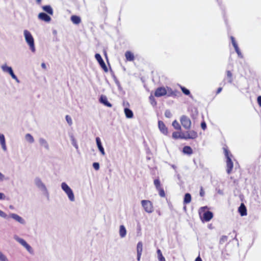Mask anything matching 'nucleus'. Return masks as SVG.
<instances>
[{"label": "nucleus", "instance_id": "obj_1", "mask_svg": "<svg viewBox=\"0 0 261 261\" xmlns=\"http://www.w3.org/2000/svg\"><path fill=\"white\" fill-rule=\"evenodd\" d=\"M23 36L27 44L29 45L30 50L33 53L36 51L34 39L31 32L28 30H23Z\"/></svg>", "mask_w": 261, "mask_h": 261}, {"label": "nucleus", "instance_id": "obj_2", "mask_svg": "<svg viewBox=\"0 0 261 261\" xmlns=\"http://www.w3.org/2000/svg\"><path fill=\"white\" fill-rule=\"evenodd\" d=\"M0 217L7 219L9 217L16 221V222L19 223L21 224L24 225L26 223L25 220L21 217L19 216L18 215L15 213H11L9 216H8L6 213L0 210Z\"/></svg>", "mask_w": 261, "mask_h": 261}, {"label": "nucleus", "instance_id": "obj_3", "mask_svg": "<svg viewBox=\"0 0 261 261\" xmlns=\"http://www.w3.org/2000/svg\"><path fill=\"white\" fill-rule=\"evenodd\" d=\"M61 188L66 194L69 201L74 202L75 201V196L72 190L70 187L65 182H63L61 184Z\"/></svg>", "mask_w": 261, "mask_h": 261}, {"label": "nucleus", "instance_id": "obj_4", "mask_svg": "<svg viewBox=\"0 0 261 261\" xmlns=\"http://www.w3.org/2000/svg\"><path fill=\"white\" fill-rule=\"evenodd\" d=\"M13 238L16 242L22 246L29 253L32 254L34 253L32 247L24 239L20 238L17 235H14Z\"/></svg>", "mask_w": 261, "mask_h": 261}, {"label": "nucleus", "instance_id": "obj_5", "mask_svg": "<svg viewBox=\"0 0 261 261\" xmlns=\"http://www.w3.org/2000/svg\"><path fill=\"white\" fill-rule=\"evenodd\" d=\"M34 184L36 187L38 188L44 195H48L47 189L41 178L36 177L34 179Z\"/></svg>", "mask_w": 261, "mask_h": 261}, {"label": "nucleus", "instance_id": "obj_6", "mask_svg": "<svg viewBox=\"0 0 261 261\" xmlns=\"http://www.w3.org/2000/svg\"><path fill=\"white\" fill-rule=\"evenodd\" d=\"M1 69L4 72L9 73L12 78L14 79L17 83H19V80L14 73L11 67L7 66L6 64H4L1 66Z\"/></svg>", "mask_w": 261, "mask_h": 261}, {"label": "nucleus", "instance_id": "obj_7", "mask_svg": "<svg viewBox=\"0 0 261 261\" xmlns=\"http://www.w3.org/2000/svg\"><path fill=\"white\" fill-rule=\"evenodd\" d=\"M225 155L227 159L226 160V165H227V169L226 171L228 174H230L231 172V170L233 167V164L231 159L230 156L231 155H229V152L227 149L224 150Z\"/></svg>", "mask_w": 261, "mask_h": 261}, {"label": "nucleus", "instance_id": "obj_8", "mask_svg": "<svg viewBox=\"0 0 261 261\" xmlns=\"http://www.w3.org/2000/svg\"><path fill=\"white\" fill-rule=\"evenodd\" d=\"M141 205L144 211L147 213H151L153 212V206L152 203L148 200H142Z\"/></svg>", "mask_w": 261, "mask_h": 261}, {"label": "nucleus", "instance_id": "obj_9", "mask_svg": "<svg viewBox=\"0 0 261 261\" xmlns=\"http://www.w3.org/2000/svg\"><path fill=\"white\" fill-rule=\"evenodd\" d=\"M180 123L182 126L186 129H189L191 126V121L190 119L186 115H182L180 118Z\"/></svg>", "mask_w": 261, "mask_h": 261}, {"label": "nucleus", "instance_id": "obj_10", "mask_svg": "<svg viewBox=\"0 0 261 261\" xmlns=\"http://www.w3.org/2000/svg\"><path fill=\"white\" fill-rule=\"evenodd\" d=\"M198 137L197 133L194 130H191L190 131L187 132L185 134H184V137H183L184 139H195Z\"/></svg>", "mask_w": 261, "mask_h": 261}, {"label": "nucleus", "instance_id": "obj_11", "mask_svg": "<svg viewBox=\"0 0 261 261\" xmlns=\"http://www.w3.org/2000/svg\"><path fill=\"white\" fill-rule=\"evenodd\" d=\"M95 58L96 59V60L97 61V62L99 63L100 66L102 68V69L105 72H108V68H107L105 63L104 62L103 59H102L100 55L99 54H96L95 55Z\"/></svg>", "mask_w": 261, "mask_h": 261}, {"label": "nucleus", "instance_id": "obj_12", "mask_svg": "<svg viewBox=\"0 0 261 261\" xmlns=\"http://www.w3.org/2000/svg\"><path fill=\"white\" fill-rule=\"evenodd\" d=\"M39 145L46 150H49V145L47 140L43 138H40L38 140Z\"/></svg>", "mask_w": 261, "mask_h": 261}, {"label": "nucleus", "instance_id": "obj_13", "mask_svg": "<svg viewBox=\"0 0 261 261\" xmlns=\"http://www.w3.org/2000/svg\"><path fill=\"white\" fill-rule=\"evenodd\" d=\"M38 19L45 21L46 22H49L51 20V17L45 13L41 12L38 14Z\"/></svg>", "mask_w": 261, "mask_h": 261}, {"label": "nucleus", "instance_id": "obj_14", "mask_svg": "<svg viewBox=\"0 0 261 261\" xmlns=\"http://www.w3.org/2000/svg\"><path fill=\"white\" fill-rule=\"evenodd\" d=\"M167 94V90L164 87H160L156 89L155 91L154 95L156 97H161Z\"/></svg>", "mask_w": 261, "mask_h": 261}, {"label": "nucleus", "instance_id": "obj_15", "mask_svg": "<svg viewBox=\"0 0 261 261\" xmlns=\"http://www.w3.org/2000/svg\"><path fill=\"white\" fill-rule=\"evenodd\" d=\"M158 126L160 130L164 135H167L168 134V129L164 123L161 120L158 121Z\"/></svg>", "mask_w": 261, "mask_h": 261}, {"label": "nucleus", "instance_id": "obj_16", "mask_svg": "<svg viewBox=\"0 0 261 261\" xmlns=\"http://www.w3.org/2000/svg\"><path fill=\"white\" fill-rule=\"evenodd\" d=\"M143 250V244L141 242L138 243L137 245V260L139 261L141 258Z\"/></svg>", "mask_w": 261, "mask_h": 261}, {"label": "nucleus", "instance_id": "obj_17", "mask_svg": "<svg viewBox=\"0 0 261 261\" xmlns=\"http://www.w3.org/2000/svg\"><path fill=\"white\" fill-rule=\"evenodd\" d=\"M0 144L1 145L2 149L4 151H6L7 150V147L5 137V136L1 133H0Z\"/></svg>", "mask_w": 261, "mask_h": 261}, {"label": "nucleus", "instance_id": "obj_18", "mask_svg": "<svg viewBox=\"0 0 261 261\" xmlns=\"http://www.w3.org/2000/svg\"><path fill=\"white\" fill-rule=\"evenodd\" d=\"M96 142L97 146V147L101 153L102 155H105V151L104 150V148L102 145L101 140L99 137L96 138Z\"/></svg>", "mask_w": 261, "mask_h": 261}, {"label": "nucleus", "instance_id": "obj_19", "mask_svg": "<svg viewBox=\"0 0 261 261\" xmlns=\"http://www.w3.org/2000/svg\"><path fill=\"white\" fill-rule=\"evenodd\" d=\"M100 103L103 104L108 107H112V105L108 101L107 97L105 95H101L99 99Z\"/></svg>", "mask_w": 261, "mask_h": 261}, {"label": "nucleus", "instance_id": "obj_20", "mask_svg": "<svg viewBox=\"0 0 261 261\" xmlns=\"http://www.w3.org/2000/svg\"><path fill=\"white\" fill-rule=\"evenodd\" d=\"M203 219L206 222L210 221L213 217V214L212 212L210 211H207L203 214Z\"/></svg>", "mask_w": 261, "mask_h": 261}, {"label": "nucleus", "instance_id": "obj_21", "mask_svg": "<svg viewBox=\"0 0 261 261\" xmlns=\"http://www.w3.org/2000/svg\"><path fill=\"white\" fill-rule=\"evenodd\" d=\"M119 233L120 237L121 238H123L126 236V230L124 225H121L120 226Z\"/></svg>", "mask_w": 261, "mask_h": 261}, {"label": "nucleus", "instance_id": "obj_22", "mask_svg": "<svg viewBox=\"0 0 261 261\" xmlns=\"http://www.w3.org/2000/svg\"><path fill=\"white\" fill-rule=\"evenodd\" d=\"M43 10L49 15H53L54 13L53 9L49 5L44 6L42 7Z\"/></svg>", "mask_w": 261, "mask_h": 261}, {"label": "nucleus", "instance_id": "obj_23", "mask_svg": "<svg viewBox=\"0 0 261 261\" xmlns=\"http://www.w3.org/2000/svg\"><path fill=\"white\" fill-rule=\"evenodd\" d=\"M24 139L25 141L29 143L32 144L34 142L35 140L33 136L29 134H26L24 136Z\"/></svg>", "mask_w": 261, "mask_h": 261}, {"label": "nucleus", "instance_id": "obj_24", "mask_svg": "<svg viewBox=\"0 0 261 261\" xmlns=\"http://www.w3.org/2000/svg\"><path fill=\"white\" fill-rule=\"evenodd\" d=\"M239 212L242 216L247 215V210L244 204L242 203L239 207Z\"/></svg>", "mask_w": 261, "mask_h": 261}, {"label": "nucleus", "instance_id": "obj_25", "mask_svg": "<svg viewBox=\"0 0 261 261\" xmlns=\"http://www.w3.org/2000/svg\"><path fill=\"white\" fill-rule=\"evenodd\" d=\"M69 137L70 140L71 141L72 145L75 147V148L77 150L79 149V146L76 142V139H75L73 134H69Z\"/></svg>", "mask_w": 261, "mask_h": 261}, {"label": "nucleus", "instance_id": "obj_26", "mask_svg": "<svg viewBox=\"0 0 261 261\" xmlns=\"http://www.w3.org/2000/svg\"><path fill=\"white\" fill-rule=\"evenodd\" d=\"M71 21L75 24H78L81 22V18L76 15H73L71 17Z\"/></svg>", "mask_w": 261, "mask_h": 261}, {"label": "nucleus", "instance_id": "obj_27", "mask_svg": "<svg viewBox=\"0 0 261 261\" xmlns=\"http://www.w3.org/2000/svg\"><path fill=\"white\" fill-rule=\"evenodd\" d=\"M125 56L127 61H132L134 60V56L133 54L129 51H127L125 53Z\"/></svg>", "mask_w": 261, "mask_h": 261}, {"label": "nucleus", "instance_id": "obj_28", "mask_svg": "<svg viewBox=\"0 0 261 261\" xmlns=\"http://www.w3.org/2000/svg\"><path fill=\"white\" fill-rule=\"evenodd\" d=\"M124 113L125 116L127 118H132L133 117V113L132 110L128 108L124 109Z\"/></svg>", "mask_w": 261, "mask_h": 261}, {"label": "nucleus", "instance_id": "obj_29", "mask_svg": "<svg viewBox=\"0 0 261 261\" xmlns=\"http://www.w3.org/2000/svg\"><path fill=\"white\" fill-rule=\"evenodd\" d=\"M182 151L185 154H189V155H190V154H192V153H193V150H192V148L190 146H185L183 148Z\"/></svg>", "mask_w": 261, "mask_h": 261}, {"label": "nucleus", "instance_id": "obj_30", "mask_svg": "<svg viewBox=\"0 0 261 261\" xmlns=\"http://www.w3.org/2000/svg\"><path fill=\"white\" fill-rule=\"evenodd\" d=\"M183 137H184V134H181L180 133H179V132H173L172 134L173 138L175 139H179V138L184 139Z\"/></svg>", "mask_w": 261, "mask_h": 261}, {"label": "nucleus", "instance_id": "obj_31", "mask_svg": "<svg viewBox=\"0 0 261 261\" xmlns=\"http://www.w3.org/2000/svg\"><path fill=\"white\" fill-rule=\"evenodd\" d=\"M191 201V196L189 193H186L185 195L184 203L185 204L189 203Z\"/></svg>", "mask_w": 261, "mask_h": 261}, {"label": "nucleus", "instance_id": "obj_32", "mask_svg": "<svg viewBox=\"0 0 261 261\" xmlns=\"http://www.w3.org/2000/svg\"><path fill=\"white\" fill-rule=\"evenodd\" d=\"M158 258L159 261H166L160 249L157 250Z\"/></svg>", "mask_w": 261, "mask_h": 261}, {"label": "nucleus", "instance_id": "obj_33", "mask_svg": "<svg viewBox=\"0 0 261 261\" xmlns=\"http://www.w3.org/2000/svg\"><path fill=\"white\" fill-rule=\"evenodd\" d=\"M172 126L174 127V128L177 130H180L181 129V126L179 123L177 121V120H175L172 122Z\"/></svg>", "mask_w": 261, "mask_h": 261}, {"label": "nucleus", "instance_id": "obj_34", "mask_svg": "<svg viewBox=\"0 0 261 261\" xmlns=\"http://www.w3.org/2000/svg\"><path fill=\"white\" fill-rule=\"evenodd\" d=\"M0 261H9L8 258L1 251H0Z\"/></svg>", "mask_w": 261, "mask_h": 261}, {"label": "nucleus", "instance_id": "obj_35", "mask_svg": "<svg viewBox=\"0 0 261 261\" xmlns=\"http://www.w3.org/2000/svg\"><path fill=\"white\" fill-rule=\"evenodd\" d=\"M227 76L228 79V82L231 83L232 82V74L231 72L229 70L226 71Z\"/></svg>", "mask_w": 261, "mask_h": 261}, {"label": "nucleus", "instance_id": "obj_36", "mask_svg": "<svg viewBox=\"0 0 261 261\" xmlns=\"http://www.w3.org/2000/svg\"><path fill=\"white\" fill-rule=\"evenodd\" d=\"M180 88L182 91V92L186 95H189L190 94V91L186 89V88H185L184 87H182V86H180Z\"/></svg>", "mask_w": 261, "mask_h": 261}, {"label": "nucleus", "instance_id": "obj_37", "mask_svg": "<svg viewBox=\"0 0 261 261\" xmlns=\"http://www.w3.org/2000/svg\"><path fill=\"white\" fill-rule=\"evenodd\" d=\"M154 185L156 189H159L161 188L160 181L159 179H156L154 180Z\"/></svg>", "mask_w": 261, "mask_h": 261}, {"label": "nucleus", "instance_id": "obj_38", "mask_svg": "<svg viewBox=\"0 0 261 261\" xmlns=\"http://www.w3.org/2000/svg\"><path fill=\"white\" fill-rule=\"evenodd\" d=\"M234 48L235 50H236V53H237L238 56L241 58H243V56L238 46H237L234 47Z\"/></svg>", "mask_w": 261, "mask_h": 261}, {"label": "nucleus", "instance_id": "obj_39", "mask_svg": "<svg viewBox=\"0 0 261 261\" xmlns=\"http://www.w3.org/2000/svg\"><path fill=\"white\" fill-rule=\"evenodd\" d=\"M65 118L68 124L69 125H71L72 124V120L71 118L69 115H66Z\"/></svg>", "mask_w": 261, "mask_h": 261}, {"label": "nucleus", "instance_id": "obj_40", "mask_svg": "<svg viewBox=\"0 0 261 261\" xmlns=\"http://www.w3.org/2000/svg\"><path fill=\"white\" fill-rule=\"evenodd\" d=\"M149 100H150L151 104L152 106H155L156 105V102L154 97L152 95H150L149 96Z\"/></svg>", "mask_w": 261, "mask_h": 261}, {"label": "nucleus", "instance_id": "obj_41", "mask_svg": "<svg viewBox=\"0 0 261 261\" xmlns=\"http://www.w3.org/2000/svg\"><path fill=\"white\" fill-rule=\"evenodd\" d=\"M227 240V237L226 236H223L220 239V243L222 244L226 242Z\"/></svg>", "mask_w": 261, "mask_h": 261}, {"label": "nucleus", "instance_id": "obj_42", "mask_svg": "<svg viewBox=\"0 0 261 261\" xmlns=\"http://www.w3.org/2000/svg\"><path fill=\"white\" fill-rule=\"evenodd\" d=\"M165 116L167 118H171L172 116V113H171L170 110H167L165 112Z\"/></svg>", "mask_w": 261, "mask_h": 261}, {"label": "nucleus", "instance_id": "obj_43", "mask_svg": "<svg viewBox=\"0 0 261 261\" xmlns=\"http://www.w3.org/2000/svg\"><path fill=\"white\" fill-rule=\"evenodd\" d=\"M157 190L159 191V195L161 197H163L165 196V194L163 188H161Z\"/></svg>", "mask_w": 261, "mask_h": 261}, {"label": "nucleus", "instance_id": "obj_44", "mask_svg": "<svg viewBox=\"0 0 261 261\" xmlns=\"http://www.w3.org/2000/svg\"><path fill=\"white\" fill-rule=\"evenodd\" d=\"M93 167L96 170H98L99 169V164L98 163L95 162L93 163Z\"/></svg>", "mask_w": 261, "mask_h": 261}, {"label": "nucleus", "instance_id": "obj_45", "mask_svg": "<svg viewBox=\"0 0 261 261\" xmlns=\"http://www.w3.org/2000/svg\"><path fill=\"white\" fill-rule=\"evenodd\" d=\"M230 39H231V42H232V45L233 46V47H234L238 46V44L235 41L234 38L233 37L231 36L230 37Z\"/></svg>", "mask_w": 261, "mask_h": 261}, {"label": "nucleus", "instance_id": "obj_46", "mask_svg": "<svg viewBox=\"0 0 261 261\" xmlns=\"http://www.w3.org/2000/svg\"><path fill=\"white\" fill-rule=\"evenodd\" d=\"M201 127L203 130H205L206 128V124L204 121H203L201 123Z\"/></svg>", "mask_w": 261, "mask_h": 261}, {"label": "nucleus", "instance_id": "obj_47", "mask_svg": "<svg viewBox=\"0 0 261 261\" xmlns=\"http://www.w3.org/2000/svg\"><path fill=\"white\" fill-rule=\"evenodd\" d=\"M200 196L201 197H203L204 196V194H205V192L203 189V188L201 187L200 188V193H199Z\"/></svg>", "mask_w": 261, "mask_h": 261}, {"label": "nucleus", "instance_id": "obj_48", "mask_svg": "<svg viewBox=\"0 0 261 261\" xmlns=\"http://www.w3.org/2000/svg\"><path fill=\"white\" fill-rule=\"evenodd\" d=\"M5 175L0 172V181H3L5 180Z\"/></svg>", "mask_w": 261, "mask_h": 261}, {"label": "nucleus", "instance_id": "obj_49", "mask_svg": "<svg viewBox=\"0 0 261 261\" xmlns=\"http://www.w3.org/2000/svg\"><path fill=\"white\" fill-rule=\"evenodd\" d=\"M6 198V196L3 193L0 192V200H5Z\"/></svg>", "mask_w": 261, "mask_h": 261}, {"label": "nucleus", "instance_id": "obj_50", "mask_svg": "<svg viewBox=\"0 0 261 261\" xmlns=\"http://www.w3.org/2000/svg\"><path fill=\"white\" fill-rule=\"evenodd\" d=\"M257 101L258 103V105L261 106V96H259L257 98Z\"/></svg>", "mask_w": 261, "mask_h": 261}, {"label": "nucleus", "instance_id": "obj_51", "mask_svg": "<svg viewBox=\"0 0 261 261\" xmlns=\"http://www.w3.org/2000/svg\"><path fill=\"white\" fill-rule=\"evenodd\" d=\"M42 68L45 69L46 68V66L44 63H42L41 65Z\"/></svg>", "mask_w": 261, "mask_h": 261}, {"label": "nucleus", "instance_id": "obj_52", "mask_svg": "<svg viewBox=\"0 0 261 261\" xmlns=\"http://www.w3.org/2000/svg\"><path fill=\"white\" fill-rule=\"evenodd\" d=\"M222 90V88L220 87L218 89H217V94H219V93H220L221 92Z\"/></svg>", "mask_w": 261, "mask_h": 261}, {"label": "nucleus", "instance_id": "obj_53", "mask_svg": "<svg viewBox=\"0 0 261 261\" xmlns=\"http://www.w3.org/2000/svg\"><path fill=\"white\" fill-rule=\"evenodd\" d=\"M195 261H202V260L201 258H200V257L199 256H198V257L196 258V259H195Z\"/></svg>", "mask_w": 261, "mask_h": 261}, {"label": "nucleus", "instance_id": "obj_54", "mask_svg": "<svg viewBox=\"0 0 261 261\" xmlns=\"http://www.w3.org/2000/svg\"><path fill=\"white\" fill-rule=\"evenodd\" d=\"M41 0H36L37 3H38L39 4L41 3Z\"/></svg>", "mask_w": 261, "mask_h": 261}, {"label": "nucleus", "instance_id": "obj_55", "mask_svg": "<svg viewBox=\"0 0 261 261\" xmlns=\"http://www.w3.org/2000/svg\"><path fill=\"white\" fill-rule=\"evenodd\" d=\"M172 167L174 169H175L176 168L175 166V165H172Z\"/></svg>", "mask_w": 261, "mask_h": 261}, {"label": "nucleus", "instance_id": "obj_56", "mask_svg": "<svg viewBox=\"0 0 261 261\" xmlns=\"http://www.w3.org/2000/svg\"><path fill=\"white\" fill-rule=\"evenodd\" d=\"M207 208V206H204L201 208V209H205Z\"/></svg>", "mask_w": 261, "mask_h": 261}, {"label": "nucleus", "instance_id": "obj_57", "mask_svg": "<svg viewBox=\"0 0 261 261\" xmlns=\"http://www.w3.org/2000/svg\"><path fill=\"white\" fill-rule=\"evenodd\" d=\"M218 192H219L220 194H221V191H219Z\"/></svg>", "mask_w": 261, "mask_h": 261}]
</instances>
